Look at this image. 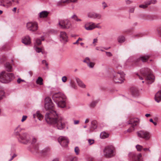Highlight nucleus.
Returning a JSON list of instances; mask_svg holds the SVG:
<instances>
[{
    "mask_svg": "<svg viewBox=\"0 0 161 161\" xmlns=\"http://www.w3.org/2000/svg\"><path fill=\"white\" fill-rule=\"evenodd\" d=\"M54 105L51 100V125H53L59 130L65 127V123L64 122L63 118L59 117L58 113L53 107Z\"/></svg>",
    "mask_w": 161,
    "mask_h": 161,
    "instance_id": "1",
    "label": "nucleus"
},
{
    "mask_svg": "<svg viewBox=\"0 0 161 161\" xmlns=\"http://www.w3.org/2000/svg\"><path fill=\"white\" fill-rule=\"evenodd\" d=\"M52 98L53 100L56 103L58 107L62 108L66 107L67 97L63 93H55L53 94Z\"/></svg>",
    "mask_w": 161,
    "mask_h": 161,
    "instance_id": "2",
    "label": "nucleus"
},
{
    "mask_svg": "<svg viewBox=\"0 0 161 161\" xmlns=\"http://www.w3.org/2000/svg\"><path fill=\"white\" fill-rule=\"evenodd\" d=\"M140 73L143 77L146 78L147 83L151 84L154 81V76L149 69L147 68H142L140 70Z\"/></svg>",
    "mask_w": 161,
    "mask_h": 161,
    "instance_id": "3",
    "label": "nucleus"
},
{
    "mask_svg": "<svg viewBox=\"0 0 161 161\" xmlns=\"http://www.w3.org/2000/svg\"><path fill=\"white\" fill-rule=\"evenodd\" d=\"M14 74L12 73L3 71L0 74V82L4 83H8L14 78Z\"/></svg>",
    "mask_w": 161,
    "mask_h": 161,
    "instance_id": "4",
    "label": "nucleus"
},
{
    "mask_svg": "<svg viewBox=\"0 0 161 161\" xmlns=\"http://www.w3.org/2000/svg\"><path fill=\"white\" fill-rule=\"evenodd\" d=\"M44 107L46 111H49L45 115V119L48 124H50V98L49 97L45 99Z\"/></svg>",
    "mask_w": 161,
    "mask_h": 161,
    "instance_id": "5",
    "label": "nucleus"
},
{
    "mask_svg": "<svg viewBox=\"0 0 161 161\" xmlns=\"http://www.w3.org/2000/svg\"><path fill=\"white\" fill-rule=\"evenodd\" d=\"M17 137L19 142L23 144L27 145L31 142L30 135L26 132L22 133Z\"/></svg>",
    "mask_w": 161,
    "mask_h": 161,
    "instance_id": "6",
    "label": "nucleus"
},
{
    "mask_svg": "<svg viewBox=\"0 0 161 161\" xmlns=\"http://www.w3.org/2000/svg\"><path fill=\"white\" fill-rule=\"evenodd\" d=\"M103 153L106 157L111 158L115 155V149L113 147L107 146L103 150Z\"/></svg>",
    "mask_w": 161,
    "mask_h": 161,
    "instance_id": "7",
    "label": "nucleus"
},
{
    "mask_svg": "<svg viewBox=\"0 0 161 161\" xmlns=\"http://www.w3.org/2000/svg\"><path fill=\"white\" fill-rule=\"evenodd\" d=\"M125 74L123 72H117L114 74L113 80L117 83H122L124 80Z\"/></svg>",
    "mask_w": 161,
    "mask_h": 161,
    "instance_id": "8",
    "label": "nucleus"
},
{
    "mask_svg": "<svg viewBox=\"0 0 161 161\" xmlns=\"http://www.w3.org/2000/svg\"><path fill=\"white\" fill-rule=\"evenodd\" d=\"M139 123V120L137 118H133L130 119L128 122V124L131 125V127L127 130V131L130 133L135 130V126Z\"/></svg>",
    "mask_w": 161,
    "mask_h": 161,
    "instance_id": "9",
    "label": "nucleus"
},
{
    "mask_svg": "<svg viewBox=\"0 0 161 161\" xmlns=\"http://www.w3.org/2000/svg\"><path fill=\"white\" fill-rule=\"evenodd\" d=\"M138 137L145 139L146 140H148L150 137V135L149 132L144 130H141L137 132Z\"/></svg>",
    "mask_w": 161,
    "mask_h": 161,
    "instance_id": "10",
    "label": "nucleus"
},
{
    "mask_svg": "<svg viewBox=\"0 0 161 161\" xmlns=\"http://www.w3.org/2000/svg\"><path fill=\"white\" fill-rule=\"evenodd\" d=\"M27 29L30 31L34 32L37 31L38 28V25L37 22H29L26 25Z\"/></svg>",
    "mask_w": 161,
    "mask_h": 161,
    "instance_id": "11",
    "label": "nucleus"
},
{
    "mask_svg": "<svg viewBox=\"0 0 161 161\" xmlns=\"http://www.w3.org/2000/svg\"><path fill=\"white\" fill-rule=\"evenodd\" d=\"M58 24L60 28L65 29H69L70 27V23L68 19L62 20L59 21Z\"/></svg>",
    "mask_w": 161,
    "mask_h": 161,
    "instance_id": "12",
    "label": "nucleus"
},
{
    "mask_svg": "<svg viewBox=\"0 0 161 161\" xmlns=\"http://www.w3.org/2000/svg\"><path fill=\"white\" fill-rule=\"evenodd\" d=\"M36 139L35 137H33L31 140V142H30L31 144L32 145V147L35 150V152L36 154H38L40 152H39V144L38 143L35 144L36 142Z\"/></svg>",
    "mask_w": 161,
    "mask_h": 161,
    "instance_id": "13",
    "label": "nucleus"
},
{
    "mask_svg": "<svg viewBox=\"0 0 161 161\" xmlns=\"http://www.w3.org/2000/svg\"><path fill=\"white\" fill-rule=\"evenodd\" d=\"M58 142L61 146L64 147H66L69 143V140L65 136H60L58 139Z\"/></svg>",
    "mask_w": 161,
    "mask_h": 161,
    "instance_id": "14",
    "label": "nucleus"
},
{
    "mask_svg": "<svg viewBox=\"0 0 161 161\" xmlns=\"http://www.w3.org/2000/svg\"><path fill=\"white\" fill-rule=\"evenodd\" d=\"M59 39L60 42L64 43H66L68 41V36L64 31H61L59 35Z\"/></svg>",
    "mask_w": 161,
    "mask_h": 161,
    "instance_id": "15",
    "label": "nucleus"
},
{
    "mask_svg": "<svg viewBox=\"0 0 161 161\" xmlns=\"http://www.w3.org/2000/svg\"><path fill=\"white\" fill-rule=\"evenodd\" d=\"M129 156L132 157V161H143L141 153L136 154L134 153H130Z\"/></svg>",
    "mask_w": 161,
    "mask_h": 161,
    "instance_id": "16",
    "label": "nucleus"
},
{
    "mask_svg": "<svg viewBox=\"0 0 161 161\" xmlns=\"http://www.w3.org/2000/svg\"><path fill=\"white\" fill-rule=\"evenodd\" d=\"M83 62L86 63L87 66L90 68H93L95 65V63L91 62L90 59L88 57H86L83 60Z\"/></svg>",
    "mask_w": 161,
    "mask_h": 161,
    "instance_id": "17",
    "label": "nucleus"
},
{
    "mask_svg": "<svg viewBox=\"0 0 161 161\" xmlns=\"http://www.w3.org/2000/svg\"><path fill=\"white\" fill-rule=\"evenodd\" d=\"M97 122L96 120H93L91 122V125L90 129L86 131L87 133H91L94 130L97 128Z\"/></svg>",
    "mask_w": 161,
    "mask_h": 161,
    "instance_id": "18",
    "label": "nucleus"
},
{
    "mask_svg": "<svg viewBox=\"0 0 161 161\" xmlns=\"http://www.w3.org/2000/svg\"><path fill=\"white\" fill-rule=\"evenodd\" d=\"M50 151L49 147H46L40 151L38 154L42 156H47Z\"/></svg>",
    "mask_w": 161,
    "mask_h": 161,
    "instance_id": "19",
    "label": "nucleus"
},
{
    "mask_svg": "<svg viewBox=\"0 0 161 161\" xmlns=\"http://www.w3.org/2000/svg\"><path fill=\"white\" fill-rule=\"evenodd\" d=\"M95 23L90 22L86 23L85 26L86 29L87 30H91L94 29Z\"/></svg>",
    "mask_w": 161,
    "mask_h": 161,
    "instance_id": "20",
    "label": "nucleus"
},
{
    "mask_svg": "<svg viewBox=\"0 0 161 161\" xmlns=\"http://www.w3.org/2000/svg\"><path fill=\"white\" fill-rule=\"evenodd\" d=\"M12 1L14 2L13 0H1L0 6L5 7L7 4H11Z\"/></svg>",
    "mask_w": 161,
    "mask_h": 161,
    "instance_id": "21",
    "label": "nucleus"
},
{
    "mask_svg": "<svg viewBox=\"0 0 161 161\" xmlns=\"http://www.w3.org/2000/svg\"><path fill=\"white\" fill-rule=\"evenodd\" d=\"M75 80L78 86L83 88H86V85L78 77H75Z\"/></svg>",
    "mask_w": 161,
    "mask_h": 161,
    "instance_id": "22",
    "label": "nucleus"
},
{
    "mask_svg": "<svg viewBox=\"0 0 161 161\" xmlns=\"http://www.w3.org/2000/svg\"><path fill=\"white\" fill-rule=\"evenodd\" d=\"M130 90L131 94L133 96L136 97L139 96V92L136 88L131 87Z\"/></svg>",
    "mask_w": 161,
    "mask_h": 161,
    "instance_id": "23",
    "label": "nucleus"
},
{
    "mask_svg": "<svg viewBox=\"0 0 161 161\" xmlns=\"http://www.w3.org/2000/svg\"><path fill=\"white\" fill-rule=\"evenodd\" d=\"M22 42L25 45H28L31 43V39L29 36H26L22 39Z\"/></svg>",
    "mask_w": 161,
    "mask_h": 161,
    "instance_id": "24",
    "label": "nucleus"
},
{
    "mask_svg": "<svg viewBox=\"0 0 161 161\" xmlns=\"http://www.w3.org/2000/svg\"><path fill=\"white\" fill-rule=\"evenodd\" d=\"M155 100L157 103H159L161 101V90L158 91L155 94Z\"/></svg>",
    "mask_w": 161,
    "mask_h": 161,
    "instance_id": "25",
    "label": "nucleus"
},
{
    "mask_svg": "<svg viewBox=\"0 0 161 161\" xmlns=\"http://www.w3.org/2000/svg\"><path fill=\"white\" fill-rule=\"evenodd\" d=\"M149 57V56H142L140 57V58L137 59L136 60V62H137L141 60H142L143 62H146L148 59Z\"/></svg>",
    "mask_w": 161,
    "mask_h": 161,
    "instance_id": "26",
    "label": "nucleus"
},
{
    "mask_svg": "<svg viewBox=\"0 0 161 161\" xmlns=\"http://www.w3.org/2000/svg\"><path fill=\"white\" fill-rule=\"evenodd\" d=\"M22 129L20 127V126H18L14 130V134L17 136V137L19 136L22 133L21 131Z\"/></svg>",
    "mask_w": 161,
    "mask_h": 161,
    "instance_id": "27",
    "label": "nucleus"
},
{
    "mask_svg": "<svg viewBox=\"0 0 161 161\" xmlns=\"http://www.w3.org/2000/svg\"><path fill=\"white\" fill-rule=\"evenodd\" d=\"M49 13V12L47 11H42L40 13L39 15V17L40 18H46L47 16Z\"/></svg>",
    "mask_w": 161,
    "mask_h": 161,
    "instance_id": "28",
    "label": "nucleus"
},
{
    "mask_svg": "<svg viewBox=\"0 0 161 161\" xmlns=\"http://www.w3.org/2000/svg\"><path fill=\"white\" fill-rule=\"evenodd\" d=\"M44 40V38L43 36H42L40 37L37 38L36 39V44L37 45H40L41 44L42 41Z\"/></svg>",
    "mask_w": 161,
    "mask_h": 161,
    "instance_id": "29",
    "label": "nucleus"
},
{
    "mask_svg": "<svg viewBox=\"0 0 161 161\" xmlns=\"http://www.w3.org/2000/svg\"><path fill=\"white\" fill-rule=\"evenodd\" d=\"M108 136V134L105 132H102L100 134V138L103 139L107 138Z\"/></svg>",
    "mask_w": 161,
    "mask_h": 161,
    "instance_id": "30",
    "label": "nucleus"
},
{
    "mask_svg": "<svg viewBox=\"0 0 161 161\" xmlns=\"http://www.w3.org/2000/svg\"><path fill=\"white\" fill-rule=\"evenodd\" d=\"M5 67L8 71L11 72L12 70V67L9 63H6L5 64Z\"/></svg>",
    "mask_w": 161,
    "mask_h": 161,
    "instance_id": "31",
    "label": "nucleus"
},
{
    "mask_svg": "<svg viewBox=\"0 0 161 161\" xmlns=\"http://www.w3.org/2000/svg\"><path fill=\"white\" fill-rule=\"evenodd\" d=\"M69 85L70 87L73 89H76L77 86L74 81L72 80H70L69 81Z\"/></svg>",
    "mask_w": 161,
    "mask_h": 161,
    "instance_id": "32",
    "label": "nucleus"
},
{
    "mask_svg": "<svg viewBox=\"0 0 161 161\" xmlns=\"http://www.w3.org/2000/svg\"><path fill=\"white\" fill-rule=\"evenodd\" d=\"M125 41V38L124 36H120L118 37V41L119 43H123Z\"/></svg>",
    "mask_w": 161,
    "mask_h": 161,
    "instance_id": "33",
    "label": "nucleus"
},
{
    "mask_svg": "<svg viewBox=\"0 0 161 161\" xmlns=\"http://www.w3.org/2000/svg\"><path fill=\"white\" fill-rule=\"evenodd\" d=\"M95 13L94 12H89L87 13V16L89 18L94 19Z\"/></svg>",
    "mask_w": 161,
    "mask_h": 161,
    "instance_id": "34",
    "label": "nucleus"
},
{
    "mask_svg": "<svg viewBox=\"0 0 161 161\" xmlns=\"http://www.w3.org/2000/svg\"><path fill=\"white\" fill-rule=\"evenodd\" d=\"M43 79L40 77H39L36 81V83L40 85H42L43 84Z\"/></svg>",
    "mask_w": 161,
    "mask_h": 161,
    "instance_id": "35",
    "label": "nucleus"
},
{
    "mask_svg": "<svg viewBox=\"0 0 161 161\" xmlns=\"http://www.w3.org/2000/svg\"><path fill=\"white\" fill-rule=\"evenodd\" d=\"M146 3L148 5H150L151 4H154L157 3V1L156 0H150L146 1Z\"/></svg>",
    "mask_w": 161,
    "mask_h": 161,
    "instance_id": "36",
    "label": "nucleus"
},
{
    "mask_svg": "<svg viewBox=\"0 0 161 161\" xmlns=\"http://www.w3.org/2000/svg\"><path fill=\"white\" fill-rule=\"evenodd\" d=\"M36 115L37 117H38V119L39 120H41V119L42 118H43V116L40 113V112L39 111H37L36 112ZM36 115L35 114H34L33 115V117L34 118L35 117V116Z\"/></svg>",
    "mask_w": 161,
    "mask_h": 161,
    "instance_id": "37",
    "label": "nucleus"
},
{
    "mask_svg": "<svg viewBox=\"0 0 161 161\" xmlns=\"http://www.w3.org/2000/svg\"><path fill=\"white\" fill-rule=\"evenodd\" d=\"M102 17V15L101 14L95 12L94 19H101Z\"/></svg>",
    "mask_w": 161,
    "mask_h": 161,
    "instance_id": "38",
    "label": "nucleus"
},
{
    "mask_svg": "<svg viewBox=\"0 0 161 161\" xmlns=\"http://www.w3.org/2000/svg\"><path fill=\"white\" fill-rule=\"evenodd\" d=\"M148 5L146 3V2L144 3V4H141L139 5V7L140 8L145 9L148 7Z\"/></svg>",
    "mask_w": 161,
    "mask_h": 161,
    "instance_id": "39",
    "label": "nucleus"
},
{
    "mask_svg": "<svg viewBox=\"0 0 161 161\" xmlns=\"http://www.w3.org/2000/svg\"><path fill=\"white\" fill-rule=\"evenodd\" d=\"M98 102V100H97L92 102L90 104V106L92 107H94Z\"/></svg>",
    "mask_w": 161,
    "mask_h": 161,
    "instance_id": "40",
    "label": "nucleus"
},
{
    "mask_svg": "<svg viewBox=\"0 0 161 161\" xmlns=\"http://www.w3.org/2000/svg\"><path fill=\"white\" fill-rule=\"evenodd\" d=\"M136 148L138 151H140L143 148V147L141 145H137L136 146Z\"/></svg>",
    "mask_w": 161,
    "mask_h": 161,
    "instance_id": "41",
    "label": "nucleus"
},
{
    "mask_svg": "<svg viewBox=\"0 0 161 161\" xmlns=\"http://www.w3.org/2000/svg\"><path fill=\"white\" fill-rule=\"evenodd\" d=\"M64 3L63 2H62L61 0H60V1L57 2V5L58 6L62 7L64 6Z\"/></svg>",
    "mask_w": 161,
    "mask_h": 161,
    "instance_id": "42",
    "label": "nucleus"
},
{
    "mask_svg": "<svg viewBox=\"0 0 161 161\" xmlns=\"http://www.w3.org/2000/svg\"><path fill=\"white\" fill-rule=\"evenodd\" d=\"M35 50H36V52L38 53H40L42 52V49L41 48H39L37 47H35Z\"/></svg>",
    "mask_w": 161,
    "mask_h": 161,
    "instance_id": "43",
    "label": "nucleus"
},
{
    "mask_svg": "<svg viewBox=\"0 0 161 161\" xmlns=\"http://www.w3.org/2000/svg\"><path fill=\"white\" fill-rule=\"evenodd\" d=\"M75 152L76 155H78L79 153V147H76L75 148Z\"/></svg>",
    "mask_w": 161,
    "mask_h": 161,
    "instance_id": "44",
    "label": "nucleus"
},
{
    "mask_svg": "<svg viewBox=\"0 0 161 161\" xmlns=\"http://www.w3.org/2000/svg\"><path fill=\"white\" fill-rule=\"evenodd\" d=\"M4 95V92L3 91H0V100L3 98V97Z\"/></svg>",
    "mask_w": 161,
    "mask_h": 161,
    "instance_id": "45",
    "label": "nucleus"
},
{
    "mask_svg": "<svg viewBox=\"0 0 161 161\" xmlns=\"http://www.w3.org/2000/svg\"><path fill=\"white\" fill-rule=\"evenodd\" d=\"M62 80L64 83L66 82L67 80V77L66 76H64L62 78Z\"/></svg>",
    "mask_w": 161,
    "mask_h": 161,
    "instance_id": "46",
    "label": "nucleus"
},
{
    "mask_svg": "<svg viewBox=\"0 0 161 161\" xmlns=\"http://www.w3.org/2000/svg\"><path fill=\"white\" fill-rule=\"evenodd\" d=\"M88 143L90 145H92L94 143V140L93 139H89L88 140Z\"/></svg>",
    "mask_w": 161,
    "mask_h": 161,
    "instance_id": "47",
    "label": "nucleus"
},
{
    "mask_svg": "<svg viewBox=\"0 0 161 161\" xmlns=\"http://www.w3.org/2000/svg\"><path fill=\"white\" fill-rule=\"evenodd\" d=\"M42 63L45 65L47 68V69H48V64L46 62V61L45 60H42Z\"/></svg>",
    "mask_w": 161,
    "mask_h": 161,
    "instance_id": "48",
    "label": "nucleus"
},
{
    "mask_svg": "<svg viewBox=\"0 0 161 161\" xmlns=\"http://www.w3.org/2000/svg\"><path fill=\"white\" fill-rule=\"evenodd\" d=\"M102 7L103 9H104L108 7L107 4L104 2H103L102 3Z\"/></svg>",
    "mask_w": 161,
    "mask_h": 161,
    "instance_id": "49",
    "label": "nucleus"
},
{
    "mask_svg": "<svg viewBox=\"0 0 161 161\" xmlns=\"http://www.w3.org/2000/svg\"><path fill=\"white\" fill-rule=\"evenodd\" d=\"M102 27L101 26L99 25V24H96L95 23V25H94V29L95 28H98V29H101V28Z\"/></svg>",
    "mask_w": 161,
    "mask_h": 161,
    "instance_id": "50",
    "label": "nucleus"
},
{
    "mask_svg": "<svg viewBox=\"0 0 161 161\" xmlns=\"http://www.w3.org/2000/svg\"><path fill=\"white\" fill-rule=\"evenodd\" d=\"M77 160L78 158L76 157H74L69 159V160H70V161H77Z\"/></svg>",
    "mask_w": 161,
    "mask_h": 161,
    "instance_id": "51",
    "label": "nucleus"
},
{
    "mask_svg": "<svg viewBox=\"0 0 161 161\" xmlns=\"http://www.w3.org/2000/svg\"><path fill=\"white\" fill-rule=\"evenodd\" d=\"M77 15L75 14H74L71 17V18L72 19H74L75 20H76V19L77 18Z\"/></svg>",
    "mask_w": 161,
    "mask_h": 161,
    "instance_id": "52",
    "label": "nucleus"
},
{
    "mask_svg": "<svg viewBox=\"0 0 161 161\" xmlns=\"http://www.w3.org/2000/svg\"><path fill=\"white\" fill-rule=\"evenodd\" d=\"M135 8L134 7L130 8L129 10L130 13H133L134 12Z\"/></svg>",
    "mask_w": 161,
    "mask_h": 161,
    "instance_id": "53",
    "label": "nucleus"
},
{
    "mask_svg": "<svg viewBox=\"0 0 161 161\" xmlns=\"http://www.w3.org/2000/svg\"><path fill=\"white\" fill-rule=\"evenodd\" d=\"M17 81L18 83H20L21 82H25V81L24 80L20 78H19L18 79Z\"/></svg>",
    "mask_w": 161,
    "mask_h": 161,
    "instance_id": "54",
    "label": "nucleus"
},
{
    "mask_svg": "<svg viewBox=\"0 0 161 161\" xmlns=\"http://www.w3.org/2000/svg\"><path fill=\"white\" fill-rule=\"evenodd\" d=\"M57 31L54 30H51V34L53 35H56L57 34Z\"/></svg>",
    "mask_w": 161,
    "mask_h": 161,
    "instance_id": "55",
    "label": "nucleus"
},
{
    "mask_svg": "<svg viewBox=\"0 0 161 161\" xmlns=\"http://www.w3.org/2000/svg\"><path fill=\"white\" fill-rule=\"evenodd\" d=\"M17 155L16 154H14L12 157L9 160V161H12L15 157L17 156Z\"/></svg>",
    "mask_w": 161,
    "mask_h": 161,
    "instance_id": "56",
    "label": "nucleus"
},
{
    "mask_svg": "<svg viewBox=\"0 0 161 161\" xmlns=\"http://www.w3.org/2000/svg\"><path fill=\"white\" fill-rule=\"evenodd\" d=\"M27 116H26L24 115L23 116L22 119H21V121L23 122L26 119Z\"/></svg>",
    "mask_w": 161,
    "mask_h": 161,
    "instance_id": "57",
    "label": "nucleus"
},
{
    "mask_svg": "<svg viewBox=\"0 0 161 161\" xmlns=\"http://www.w3.org/2000/svg\"><path fill=\"white\" fill-rule=\"evenodd\" d=\"M106 53L107 55L108 56H111L112 55V53L110 52H106Z\"/></svg>",
    "mask_w": 161,
    "mask_h": 161,
    "instance_id": "58",
    "label": "nucleus"
},
{
    "mask_svg": "<svg viewBox=\"0 0 161 161\" xmlns=\"http://www.w3.org/2000/svg\"><path fill=\"white\" fill-rule=\"evenodd\" d=\"M79 123V120H74V125H77Z\"/></svg>",
    "mask_w": 161,
    "mask_h": 161,
    "instance_id": "59",
    "label": "nucleus"
},
{
    "mask_svg": "<svg viewBox=\"0 0 161 161\" xmlns=\"http://www.w3.org/2000/svg\"><path fill=\"white\" fill-rule=\"evenodd\" d=\"M143 150L145 151H148L150 153L151 152L150 150L148 148H143Z\"/></svg>",
    "mask_w": 161,
    "mask_h": 161,
    "instance_id": "60",
    "label": "nucleus"
},
{
    "mask_svg": "<svg viewBox=\"0 0 161 161\" xmlns=\"http://www.w3.org/2000/svg\"><path fill=\"white\" fill-rule=\"evenodd\" d=\"M143 36V34H139L135 35V36L142 37Z\"/></svg>",
    "mask_w": 161,
    "mask_h": 161,
    "instance_id": "61",
    "label": "nucleus"
},
{
    "mask_svg": "<svg viewBox=\"0 0 161 161\" xmlns=\"http://www.w3.org/2000/svg\"><path fill=\"white\" fill-rule=\"evenodd\" d=\"M77 1L78 0H69V3L70 2L75 3L77 2Z\"/></svg>",
    "mask_w": 161,
    "mask_h": 161,
    "instance_id": "62",
    "label": "nucleus"
},
{
    "mask_svg": "<svg viewBox=\"0 0 161 161\" xmlns=\"http://www.w3.org/2000/svg\"><path fill=\"white\" fill-rule=\"evenodd\" d=\"M97 38H95L93 39V43L95 44L96 43H97Z\"/></svg>",
    "mask_w": 161,
    "mask_h": 161,
    "instance_id": "63",
    "label": "nucleus"
},
{
    "mask_svg": "<svg viewBox=\"0 0 161 161\" xmlns=\"http://www.w3.org/2000/svg\"><path fill=\"white\" fill-rule=\"evenodd\" d=\"M125 2L127 4H130L131 3V2L130 0H127L125 1Z\"/></svg>",
    "mask_w": 161,
    "mask_h": 161,
    "instance_id": "64",
    "label": "nucleus"
}]
</instances>
